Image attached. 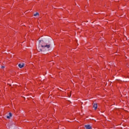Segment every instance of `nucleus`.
<instances>
[{"mask_svg": "<svg viewBox=\"0 0 129 129\" xmlns=\"http://www.w3.org/2000/svg\"><path fill=\"white\" fill-rule=\"evenodd\" d=\"M50 43H51V40L47 39L45 41V44L44 45H42L41 47L44 50H48V49H49V48H50V46H51Z\"/></svg>", "mask_w": 129, "mask_h": 129, "instance_id": "nucleus-1", "label": "nucleus"}, {"mask_svg": "<svg viewBox=\"0 0 129 129\" xmlns=\"http://www.w3.org/2000/svg\"><path fill=\"white\" fill-rule=\"evenodd\" d=\"M85 127L86 128V129H91V128H92L91 126H90V125H89V124L85 125Z\"/></svg>", "mask_w": 129, "mask_h": 129, "instance_id": "nucleus-2", "label": "nucleus"}, {"mask_svg": "<svg viewBox=\"0 0 129 129\" xmlns=\"http://www.w3.org/2000/svg\"><path fill=\"white\" fill-rule=\"evenodd\" d=\"M25 66V64L24 63H19L18 64V67H19V68H23V67H24Z\"/></svg>", "mask_w": 129, "mask_h": 129, "instance_id": "nucleus-3", "label": "nucleus"}, {"mask_svg": "<svg viewBox=\"0 0 129 129\" xmlns=\"http://www.w3.org/2000/svg\"><path fill=\"white\" fill-rule=\"evenodd\" d=\"M37 50L38 52H42V48H41L40 46L38 47Z\"/></svg>", "mask_w": 129, "mask_h": 129, "instance_id": "nucleus-4", "label": "nucleus"}, {"mask_svg": "<svg viewBox=\"0 0 129 129\" xmlns=\"http://www.w3.org/2000/svg\"><path fill=\"white\" fill-rule=\"evenodd\" d=\"M93 107L95 110L97 109V104H94Z\"/></svg>", "mask_w": 129, "mask_h": 129, "instance_id": "nucleus-5", "label": "nucleus"}, {"mask_svg": "<svg viewBox=\"0 0 129 129\" xmlns=\"http://www.w3.org/2000/svg\"><path fill=\"white\" fill-rule=\"evenodd\" d=\"M12 115L11 113H9V115L7 116V118L10 119V118H11V117H12Z\"/></svg>", "mask_w": 129, "mask_h": 129, "instance_id": "nucleus-6", "label": "nucleus"}, {"mask_svg": "<svg viewBox=\"0 0 129 129\" xmlns=\"http://www.w3.org/2000/svg\"><path fill=\"white\" fill-rule=\"evenodd\" d=\"M39 13H38V12H37V13H36V14H34V17H36V16H38V17H39Z\"/></svg>", "mask_w": 129, "mask_h": 129, "instance_id": "nucleus-7", "label": "nucleus"}, {"mask_svg": "<svg viewBox=\"0 0 129 129\" xmlns=\"http://www.w3.org/2000/svg\"><path fill=\"white\" fill-rule=\"evenodd\" d=\"M39 43H42V42H43V40H39Z\"/></svg>", "mask_w": 129, "mask_h": 129, "instance_id": "nucleus-8", "label": "nucleus"}, {"mask_svg": "<svg viewBox=\"0 0 129 129\" xmlns=\"http://www.w3.org/2000/svg\"><path fill=\"white\" fill-rule=\"evenodd\" d=\"M5 66H2V67H1V68H2V69H4V68H5Z\"/></svg>", "mask_w": 129, "mask_h": 129, "instance_id": "nucleus-9", "label": "nucleus"}]
</instances>
